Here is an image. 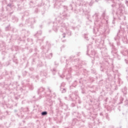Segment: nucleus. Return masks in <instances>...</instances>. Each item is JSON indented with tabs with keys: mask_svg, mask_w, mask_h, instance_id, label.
Wrapping results in <instances>:
<instances>
[{
	"mask_svg": "<svg viewBox=\"0 0 128 128\" xmlns=\"http://www.w3.org/2000/svg\"><path fill=\"white\" fill-rule=\"evenodd\" d=\"M70 16V14H66L64 12L60 14V16L56 18V22H53L52 30L55 32H58V28H60V32H66L68 36H72V31L68 30V27L64 23L62 22L63 20H68Z\"/></svg>",
	"mask_w": 128,
	"mask_h": 128,
	"instance_id": "f257e3e1",
	"label": "nucleus"
},
{
	"mask_svg": "<svg viewBox=\"0 0 128 128\" xmlns=\"http://www.w3.org/2000/svg\"><path fill=\"white\" fill-rule=\"evenodd\" d=\"M94 18H96L94 24L96 26V27H94L93 32L95 34H97V36H100L104 32V30L102 22H105L106 24H108V16H106V12H104L102 14V18H100L98 14H96Z\"/></svg>",
	"mask_w": 128,
	"mask_h": 128,
	"instance_id": "f03ea898",
	"label": "nucleus"
},
{
	"mask_svg": "<svg viewBox=\"0 0 128 128\" xmlns=\"http://www.w3.org/2000/svg\"><path fill=\"white\" fill-rule=\"evenodd\" d=\"M109 4L112 2L113 4L111 5L112 8H118L116 12V16L118 18L119 20H126V16H124V14H126L128 12L124 10V6L122 4V2L120 0H108Z\"/></svg>",
	"mask_w": 128,
	"mask_h": 128,
	"instance_id": "7ed1b4c3",
	"label": "nucleus"
},
{
	"mask_svg": "<svg viewBox=\"0 0 128 128\" xmlns=\"http://www.w3.org/2000/svg\"><path fill=\"white\" fill-rule=\"evenodd\" d=\"M76 100L78 102V104L82 103L80 99V97H78V91H75L74 93L68 96V100H72V102H73L70 104L72 108L76 106Z\"/></svg>",
	"mask_w": 128,
	"mask_h": 128,
	"instance_id": "20e7f679",
	"label": "nucleus"
},
{
	"mask_svg": "<svg viewBox=\"0 0 128 128\" xmlns=\"http://www.w3.org/2000/svg\"><path fill=\"white\" fill-rule=\"evenodd\" d=\"M86 54L87 56H90V58H94V60H100V58H98V54H96V51L92 49V44H89L88 46Z\"/></svg>",
	"mask_w": 128,
	"mask_h": 128,
	"instance_id": "39448f33",
	"label": "nucleus"
},
{
	"mask_svg": "<svg viewBox=\"0 0 128 128\" xmlns=\"http://www.w3.org/2000/svg\"><path fill=\"white\" fill-rule=\"evenodd\" d=\"M124 32H122V31H120V32H118L116 36L114 38V40H116L117 46H120V36L122 37L124 36Z\"/></svg>",
	"mask_w": 128,
	"mask_h": 128,
	"instance_id": "423d86ee",
	"label": "nucleus"
},
{
	"mask_svg": "<svg viewBox=\"0 0 128 128\" xmlns=\"http://www.w3.org/2000/svg\"><path fill=\"white\" fill-rule=\"evenodd\" d=\"M36 22V18H29L28 20H26V24L30 26H32Z\"/></svg>",
	"mask_w": 128,
	"mask_h": 128,
	"instance_id": "0eeeda50",
	"label": "nucleus"
},
{
	"mask_svg": "<svg viewBox=\"0 0 128 128\" xmlns=\"http://www.w3.org/2000/svg\"><path fill=\"white\" fill-rule=\"evenodd\" d=\"M64 2H66V0H61L60 1H56L55 4H54V6L55 8H62V4Z\"/></svg>",
	"mask_w": 128,
	"mask_h": 128,
	"instance_id": "6e6552de",
	"label": "nucleus"
},
{
	"mask_svg": "<svg viewBox=\"0 0 128 128\" xmlns=\"http://www.w3.org/2000/svg\"><path fill=\"white\" fill-rule=\"evenodd\" d=\"M112 54L114 56H116V58H118V60H120V55L118 54V50L114 48H112Z\"/></svg>",
	"mask_w": 128,
	"mask_h": 128,
	"instance_id": "1a4fd4ad",
	"label": "nucleus"
},
{
	"mask_svg": "<svg viewBox=\"0 0 128 128\" xmlns=\"http://www.w3.org/2000/svg\"><path fill=\"white\" fill-rule=\"evenodd\" d=\"M66 72H68V74L66 76V80H70V78H72V75L70 74V72H72V68L67 69V70H66V72H64V73L63 74V76H65Z\"/></svg>",
	"mask_w": 128,
	"mask_h": 128,
	"instance_id": "9d476101",
	"label": "nucleus"
},
{
	"mask_svg": "<svg viewBox=\"0 0 128 128\" xmlns=\"http://www.w3.org/2000/svg\"><path fill=\"white\" fill-rule=\"evenodd\" d=\"M120 28L122 30H128V24L126 22H122L120 26Z\"/></svg>",
	"mask_w": 128,
	"mask_h": 128,
	"instance_id": "9b49d317",
	"label": "nucleus"
},
{
	"mask_svg": "<svg viewBox=\"0 0 128 128\" xmlns=\"http://www.w3.org/2000/svg\"><path fill=\"white\" fill-rule=\"evenodd\" d=\"M84 2H85L86 4H88L90 6H92V4H94V2H92V0H88V1L86 0Z\"/></svg>",
	"mask_w": 128,
	"mask_h": 128,
	"instance_id": "f8f14e48",
	"label": "nucleus"
},
{
	"mask_svg": "<svg viewBox=\"0 0 128 128\" xmlns=\"http://www.w3.org/2000/svg\"><path fill=\"white\" fill-rule=\"evenodd\" d=\"M73 58H74L73 56L70 57V62H68V60H66L67 66H68V64H72V62Z\"/></svg>",
	"mask_w": 128,
	"mask_h": 128,
	"instance_id": "ddd939ff",
	"label": "nucleus"
},
{
	"mask_svg": "<svg viewBox=\"0 0 128 128\" xmlns=\"http://www.w3.org/2000/svg\"><path fill=\"white\" fill-rule=\"evenodd\" d=\"M12 22H18V18L14 16L12 18Z\"/></svg>",
	"mask_w": 128,
	"mask_h": 128,
	"instance_id": "4468645a",
	"label": "nucleus"
},
{
	"mask_svg": "<svg viewBox=\"0 0 128 128\" xmlns=\"http://www.w3.org/2000/svg\"><path fill=\"white\" fill-rule=\"evenodd\" d=\"M47 75H48V73L46 72V70H44L41 72V76H45L46 78V76Z\"/></svg>",
	"mask_w": 128,
	"mask_h": 128,
	"instance_id": "2eb2a0df",
	"label": "nucleus"
},
{
	"mask_svg": "<svg viewBox=\"0 0 128 128\" xmlns=\"http://www.w3.org/2000/svg\"><path fill=\"white\" fill-rule=\"evenodd\" d=\"M60 90L62 94H64V92H66V89L62 87L60 88Z\"/></svg>",
	"mask_w": 128,
	"mask_h": 128,
	"instance_id": "dca6fc26",
	"label": "nucleus"
},
{
	"mask_svg": "<svg viewBox=\"0 0 128 128\" xmlns=\"http://www.w3.org/2000/svg\"><path fill=\"white\" fill-rule=\"evenodd\" d=\"M42 34V30L38 31L37 33L34 34V36H36V38H38V36H40Z\"/></svg>",
	"mask_w": 128,
	"mask_h": 128,
	"instance_id": "f3484780",
	"label": "nucleus"
},
{
	"mask_svg": "<svg viewBox=\"0 0 128 128\" xmlns=\"http://www.w3.org/2000/svg\"><path fill=\"white\" fill-rule=\"evenodd\" d=\"M44 88L42 87L40 88V89L38 90V94H40L42 93V92H44Z\"/></svg>",
	"mask_w": 128,
	"mask_h": 128,
	"instance_id": "a211bd4d",
	"label": "nucleus"
},
{
	"mask_svg": "<svg viewBox=\"0 0 128 128\" xmlns=\"http://www.w3.org/2000/svg\"><path fill=\"white\" fill-rule=\"evenodd\" d=\"M28 108H22L20 109V112H28Z\"/></svg>",
	"mask_w": 128,
	"mask_h": 128,
	"instance_id": "6ab92c4d",
	"label": "nucleus"
},
{
	"mask_svg": "<svg viewBox=\"0 0 128 128\" xmlns=\"http://www.w3.org/2000/svg\"><path fill=\"white\" fill-rule=\"evenodd\" d=\"M121 54H122L123 56H126V54H128V51H127V50L122 51V52H121Z\"/></svg>",
	"mask_w": 128,
	"mask_h": 128,
	"instance_id": "aec40b11",
	"label": "nucleus"
},
{
	"mask_svg": "<svg viewBox=\"0 0 128 128\" xmlns=\"http://www.w3.org/2000/svg\"><path fill=\"white\" fill-rule=\"evenodd\" d=\"M52 53L50 54L49 55H48L46 56V58H48L49 60H50V58H52Z\"/></svg>",
	"mask_w": 128,
	"mask_h": 128,
	"instance_id": "412c9836",
	"label": "nucleus"
},
{
	"mask_svg": "<svg viewBox=\"0 0 128 128\" xmlns=\"http://www.w3.org/2000/svg\"><path fill=\"white\" fill-rule=\"evenodd\" d=\"M42 116H46L48 114V112L46 111H44L41 112Z\"/></svg>",
	"mask_w": 128,
	"mask_h": 128,
	"instance_id": "4be33fe9",
	"label": "nucleus"
},
{
	"mask_svg": "<svg viewBox=\"0 0 128 128\" xmlns=\"http://www.w3.org/2000/svg\"><path fill=\"white\" fill-rule=\"evenodd\" d=\"M63 7V8H64V12H66V10H68V6H62Z\"/></svg>",
	"mask_w": 128,
	"mask_h": 128,
	"instance_id": "5701e85b",
	"label": "nucleus"
},
{
	"mask_svg": "<svg viewBox=\"0 0 128 128\" xmlns=\"http://www.w3.org/2000/svg\"><path fill=\"white\" fill-rule=\"evenodd\" d=\"M48 48V46H46V47H42V50H46V52H48V48Z\"/></svg>",
	"mask_w": 128,
	"mask_h": 128,
	"instance_id": "b1692460",
	"label": "nucleus"
},
{
	"mask_svg": "<svg viewBox=\"0 0 128 128\" xmlns=\"http://www.w3.org/2000/svg\"><path fill=\"white\" fill-rule=\"evenodd\" d=\"M10 26L9 25L5 28L6 30H10Z\"/></svg>",
	"mask_w": 128,
	"mask_h": 128,
	"instance_id": "393cba45",
	"label": "nucleus"
},
{
	"mask_svg": "<svg viewBox=\"0 0 128 128\" xmlns=\"http://www.w3.org/2000/svg\"><path fill=\"white\" fill-rule=\"evenodd\" d=\"M56 69L55 68H54L52 70V74H56Z\"/></svg>",
	"mask_w": 128,
	"mask_h": 128,
	"instance_id": "a878e982",
	"label": "nucleus"
},
{
	"mask_svg": "<svg viewBox=\"0 0 128 128\" xmlns=\"http://www.w3.org/2000/svg\"><path fill=\"white\" fill-rule=\"evenodd\" d=\"M7 6H8V8H12V7H14V5L12 4H8L7 5Z\"/></svg>",
	"mask_w": 128,
	"mask_h": 128,
	"instance_id": "bb28decb",
	"label": "nucleus"
},
{
	"mask_svg": "<svg viewBox=\"0 0 128 128\" xmlns=\"http://www.w3.org/2000/svg\"><path fill=\"white\" fill-rule=\"evenodd\" d=\"M28 87L30 90H34V87L32 84H30Z\"/></svg>",
	"mask_w": 128,
	"mask_h": 128,
	"instance_id": "cd10ccee",
	"label": "nucleus"
},
{
	"mask_svg": "<svg viewBox=\"0 0 128 128\" xmlns=\"http://www.w3.org/2000/svg\"><path fill=\"white\" fill-rule=\"evenodd\" d=\"M60 37L62 38H62H66V34L64 33L61 35Z\"/></svg>",
	"mask_w": 128,
	"mask_h": 128,
	"instance_id": "c85d7f7f",
	"label": "nucleus"
},
{
	"mask_svg": "<svg viewBox=\"0 0 128 128\" xmlns=\"http://www.w3.org/2000/svg\"><path fill=\"white\" fill-rule=\"evenodd\" d=\"M76 114H79L78 112H74L72 113L73 116H76L77 118H78V116L77 115H76Z\"/></svg>",
	"mask_w": 128,
	"mask_h": 128,
	"instance_id": "c756f323",
	"label": "nucleus"
},
{
	"mask_svg": "<svg viewBox=\"0 0 128 128\" xmlns=\"http://www.w3.org/2000/svg\"><path fill=\"white\" fill-rule=\"evenodd\" d=\"M64 86H66V83L62 82V83L61 84V86H60V88H64Z\"/></svg>",
	"mask_w": 128,
	"mask_h": 128,
	"instance_id": "7c9ffc66",
	"label": "nucleus"
},
{
	"mask_svg": "<svg viewBox=\"0 0 128 128\" xmlns=\"http://www.w3.org/2000/svg\"><path fill=\"white\" fill-rule=\"evenodd\" d=\"M84 38L86 40H88V34H84Z\"/></svg>",
	"mask_w": 128,
	"mask_h": 128,
	"instance_id": "2f4dec72",
	"label": "nucleus"
},
{
	"mask_svg": "<svg viewBox=\"0 0 128 128\" xmlns=\"http://www.w3.org/2000/svg\"><path fill=\"white\" fill-rule=\"evenodd\" d=\"M101 40H99V41H98V40H96V44H100V42Z\"/></svg>",
	"mask_w": 128,
	"mask_h": 128,
	"instance_id": "473e14b6",
	"label": "nucleus"
},
{
	"mask_svg": "<svg viewBox=\"0 0 128 128\" xmlns=\"http://www.w3.org/2000/svg\"><path fill=\"white\" fill-rule=\"evenodd\" d=\"M19 26H20V28H22V26H26V24H19Z\"/></svg>",
	"mask_w": 128,
	"mask_h": 128,
	"instance_id": "72a5a7b5",
	"label": "nucleus"
},
{
	"mask_svg": "<svg viewBox=\"0 0 128 128\" xmlns=\"http://www.w3.org/2000/svg\"><path fill=\"white\" fill-rule=\"evenodd\" d=\"M56 93H53V94L50 96L51 98H56Z\"/></svg>",
	"mask_w": 128,
	"mask_h": 128,
	"instance_id": "f704fd0d",
	"label": "nucleus"
},
{
	"mask_svg": "<svg viewBox=\"0 0 128 128\" xmlns=\"http://www.w3.org/2000/svg\"><path fill=\"white\" fill-rule=\"evenodd\" d=\"M96 70H93V69L92 70V74H96Z\"/></svg>",
	"mask_w": 128,
	"mask_h": 128,
	"instance_id": "c9c22d12",
	"label": "nucleus"
},
{
	"mask_svg": "<svg viewBox=\"0 0 128 128\" xmlns=\"http://www.w3.org/2000/svg\"><path fill=\"white\" fill-rule=\"evenodd\" d=\"M60 106H64V104L62 103V101H60Z\"/></svg>",
	"mask_w": 128,
	"mask_h": 128,
	"instance_id": "e433bc0d",
	"label": "nucleus"
},
{
	"mask_svg": "<svg viewBox=\"0 0 128 128\" xmlns=\"http://www.w3.org/2000/svg\"><path fill=\"white\" fill-rule=\"evenodd\" d=\"M102 68H104V70H108V68L106 66V65L103 66Z\"/></svg>",
	"mask_w": 128,
	"mask_h": 128,
	"instance_id": "4c0bfd02",
	"label": "nucleus"
},
{
	"mask_svg": "<svg viewBox=\"0 0 128 128\" xmlns=\"http://www.w3.org/2000/svg\"><path fill=\"white\" fill-rule=\"evenodd\" d=\"M72 86H76V80L74 81V84H73Z\"/></svg>",
	"mask_w": 128,
	"mask_h": 128,
	"instance_id": "58836bf2",
	"label": "nucleus"
},
{
	"mask_svg": "<svg viewBox=\"0 0 128 128\" xmlns=\"http://www.w3.org/2000/svg\"><path fill=\"white\" fill-rule=\"evenodd\" d=\"M100 70L101 72H104V69L102 68V66H100Z\"/></svg>",
	"mask_w": 128,
	"mask_h": 128,
	"instance_id": "ea45409f",
	"label": "nucleus"
},
{
	"mask_svg": "<svg viewBox=\"0 0 128 128\" xmlns=\"http://www.w3.org/2000/svg\"><path fill=\"white\" fill-rule=\"evenodd\" d=\"M54 65L55 66H58V62H54Z\"/></svg>",
	"mask_w": 128,
	"mask_h": 128,
	"instance_id": "a19ab883",
	"label": "nucleus"
},
{
	"mask_svg": "<svg viewBox=\"0 0 128 128\" xmlns=\"http://www.w3.org/2000/svg\"><path fill=\"white\" fill-rule=\"evenodd\" d=\"M118 110H119V112H120V106H119L118 108Z\"/></svg>",
	"mask_w": 128,
	"mask_h": 128,
	"instance_id": "79ce46f5",
	"label": "nucleus"
},
{
	"mask_svg": "<svg viewBox=\"0 0 128 128\" xmlns=\"http://www.w3.org/2000/svg\"><path fill=\"white\" fill-rule=\"evenodd\" d=\"M126 4L127 6H128V1L126 0Z\"/></svg>",
	"mask_w": 128,
	"mask_h": 128,
	"instance_id": "37998d69",
	"label": "nucleus"
},
{
	"mask_svg": "<svg viewBox=\"0 0 128 128\" xmlns=\"http://www.w3.org/2000/svg\"><path fill=\"white\" fill-rule=\"evenodd\" d=\"M78 61L80 62V60L76 59V60H74L75 62H78Z\"/></svg>",
	"mask_w": 128,
	"mask_h": 128,
	"instance_id": "c03bdc74",
	"label": "nucleus"
},
{
	"mask_svg": "<svg viewBox=\"0 0 128 128\" xmlns=\"http://www.w3.org/2000/svg\"><path fill=\"white\" fill-rule=\"evenodd\" d=\"M36 12H38V9L36 8L35 10Z\"/></svg>",
	"mask_w": 128,
	"mask_h": 128,
	"instance_id": "a18cd8bd",
	"label": "nucleus"
},
{
	"mask_svg": "<svg viewBox=\"0 0 128 128\" xmlns=\"http://www.w3.org/2000/svg\"><path fill=\"white\" fill-rule=\"evenodd\" d=\"M72 30L76 29V27H72Z\"/></svg>",
	"mask_w": 128,
	"mask_h": 128,
	"instance_id": "49530a36",
	"label": "nucleus"
},
{
	"mask_svg": "<svg viewBox=\"0 0 128 128\" xmlns=\"http://www.w3.org/2000/svg\"><path fill=\"white\" fill-rule=\"evenodd\" d=\"M82 68V66H80V65H79L77 68Z\"/></svg>",
	"mask_w": 128,
	"mask_h": 128,
	"instance_id": "de8ad7c7",
	"label": "nucleus"
},
{
	"mask_svg": "<svg viewBox=\"0 0 128 128\" xmlns=\"http://www.w3.org/2000/svg\"><path fill=\"white\" fill-rule=\"evenodd\" d=\"M36 78H38V76H35Z\"/></svg>",
	"mask_w": 128,
	"mask_h": 128,
	"instance_id": "09e8293b",
	"label": "nucleus"
},
{
	"mask_svg": "<svg viewBox=\"0 0 128 128\" xmlns=\"http://www.w3.org/2000/svg\"><path fill=\"white\" fill-rule=\"evenodd\" d=\"M48 90H49L50 92L52 91L50 90V88H48Z\"/></svg>",
	"mask_w": 128,
	"mask_h": 128,
	"instance_id": "8fccbe9b",
	"label": "nucleus"
},
{
	"mask_svg": "<svg viewBox=\"0 0 128 128\" xmlns=\"http://www.w3.org/2000/svg\"><path fill=\"white\" fill-rule=\"evenodd\" d=\"M120 100H124V98H120Z\"/></svg>",
	"mask_w": 128,
	"mask_h": 128,
	"instance_id": "3c124183",
	"label": "nucleus"
},
{
	"mask_svg": "<svg viewBox=\"0 0 128 128\" xmlns=\"http://www.w3.org/2000/svg\"><path fill=\"white\" fill-rule=\"evenodd\" d=\"M64 48V45H63V46L61 47L62 48Z\"/></svg>",
	"mask_w": 128,
	"mask_h": 128,
	"instance_id": "603ef678",
	"label": "nucleus"
},
{
	"mask_svg": "<svg viewBox=\"0 0 128 128\" xmlns=\"http://www.w3.org/2000/svg\"><path fill=\"white\" fill-rule=\"evenodd\" d=\"M87 12H88V14H90V10H88V11H87Z\"/></svg>",
	"mask_w": 128,
	"mask_h": 128,
	"instance_id": "864d4df0",
	"label": "nucleus"
},
{
	"mask_svg": "<svg viewBox=\"0 0 128 128\" xmlns=\"http://www.w3.org/2000/svg\"><path fill=\"white\" fill-rule=\"evenodd\" d=\"M110 128H114V126H110Z\"/></svg>",
	"mask_w": 128,
	"mask_h": 128,
	"instance_id": "5fc2aeb1",
	"label": "nucleus"
},
{
	"mask_svg": "<svg viewBox=\"0 0 128 128\" xmlns=\"http://www.w3.org/2000/svg\"><path fill=\"white\" fill-rule=\"evenodd\" d=\"M114 22H114V20H113V21H112V24H114Z\"/></svg>",
	"mask_w": 128,
	"mask_h": 128,
	"instance_id": "6e6d98bb",
	"label": "nucleus"
},
{
	"mask_svg": "<svg viewBox=\"0 0 128 128\" xmlns=\"http://www.w3.org/2000/svg\"><path fill=\"white\" fill-rule=\"evenodd\" d=\"M62 42H66V40H62Z\"/></svg>",
	"mask_w": 128,
	"mask_h": 128,
	"instance_id": "4d7b16f0",
	"label": "nucleus"
},
{
	"mask_svg": "<svg viewBox=\"0 0 128 128\" xmlns=\"http://www.w3.org/2000/svg\"><path fill=\"white\" fill-rule=\"evenodd\" d=\"M78 2H82V0H78Z\"/></svg>",
	"mask_w": 128,
	"mask_h": 128,
	"instance_id": "13d9d810",
	"label": "nucleus"
},
{
	"mask_svg": "<svg viewBox=\"0 0 128 128\" xmlns=\"http://www.w3.org/2000/svg\"><path fill=\"white\" fill-rule=\"evenodd\" d=\"M98 0H95L96 2H98Z\"/></svg>",
	"mask_w": 128,
	"mask_h": 128,
	"instance_id": "bf43d9fd",
	"label": "nucleus"
},
{
	"mask_svg": "<svg viewBox=\"0 0 128 128\" xmlns=\"http://www.w3.org/2000/svg\"><path fill=\"white\" fill-rule=\"evenodd\" d=\"M66 58V56L62 58V59Z\"/></svg>",
	"mask_w": 128,
	"mask_h": 128,
	"instance_id": "052dcab7",
	"label": "nucleus"
},
{
	"mask_svg": "<svg viewBox=\"0 0 128 128\" xmlns=\"http://www.w3.org/2000/svg\"><path fill=\"white\" fill-rule=\"evenodd\" d=\"M12 14V12H10V14Z\"/></svg>",
	"mask_w": 128,
	"mask_h": 128,
	"instance_id": "680f3d73",
	"label": "nucleus"
},
{
	"mask_svg": "<svg viewBox=\"0 0 128 128\" xmlns=\"http://www.w3.org/2000/svg\"><path fill=\"white\" fill-rule=\"evenodd\" d=\"M106 64H108V62H106Z\"/></svg>",
	"mask_w": 128,
	"mask_h": 128,
	"instance_id": "e2e57ef3",
	"label": "nucleus"
},
{
	"mask_svg": "<svg viewBox=\"0 0 128 128\" xmlns=\"http://www.w3.org/2000/svg\"><path fill=\"white\" fill-rule=\"evenodd\" d=\"M52 32V30H49V32Z\"/></svg>",
	"mask_w": 128,
	"mask_h": 128,
	"instance_id": "0e129e2a",
	"label": "nucleus"
},
{
	"mask_svg": "<svg viewBox=\"0 0 128 128\" xmlns=\"http://www.w3.org/2000/svg\"><path fill=\"white\" fill-rule=\"evenodd\" d=\"M84 0H82V2H84Z\"/></svg>",
	"mask_w": 128,
	"mask_h": 128,
	"instance_id": "69168bd1",
	"label": "nucleus"
},
{
	"mask_svg": "<svg viewBox=\"0 0 128 128\" xmlns=\"http://www.w3.org/2000/svg\"><path fill=\"white\" fill-rule=\"evenodd\" d=\"M80 4H82V2H80Z\"/></svg>",
	"mask_w": 128,
	"mask_h": 128,
	"instance_id": "338daca9",
	"label": "nucleus"
},
{
	"mask_svg": "<svg viewBox=\"0 0 128 128\" xmlns=\"http://www.w3.org/2000/svg\"><path fill=\"white\" fill-rule=\"evenodd\" d=\"M100 116H102V113L100 114Z\"/></svg>",
	"mask_w": 128,
	"mask_h": 128,
	"instance_id": "774afa93",
	"label": "nucleus"
}]
</instances>
